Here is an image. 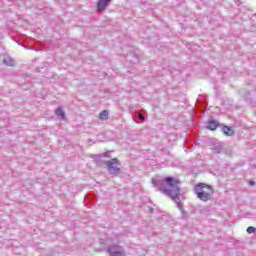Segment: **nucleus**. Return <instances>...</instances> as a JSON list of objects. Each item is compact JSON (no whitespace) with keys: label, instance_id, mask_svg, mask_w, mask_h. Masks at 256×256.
Segmentation results:
<instances>
[{"label":"nucleus","instance_id":"f257e3e1","mask_svg":"<svg viewBox=\"0 0 256 256\" xmlns=\"http://www.w3.org/2000/svg\"><path fill=\"white\" fill-rule=\"evenodd\" d=\"M152 183L154 187H159V191H162L168 197H171L173 201L178 205L181 206V199L179 195H181V188L179 187V180L173 177H166L164 180H159L157 178L152 179Z\"/></svg>","mask_w":256,"mask_h":256},{"label":"nucleus","instance_id":"f03ea898","mask_svg":"<svg viewBox=\"0 0 256 256\" xmlns=\"http://www.w3.org/2000/svg\"><path fill=\"white\" fill-rule=\"evenodd\" d=\"M213 193V187L205 183H199L195 186V194L197 195L198 199H200V201H211V196Z\"/></svg>","mask_w":256,"mask_h":256},{"label":"nucleus","instance_id":"7ed1b4c3","mask_svg":"<svg viewBox=\"0 0 256 256\" xmlns=\"http://www.w3.org/2000/svg\"><path fill=\"white\" fill-rule=\"evenodd\" d=\"M121 163L118 161L117 158H113L106 162V167L110 175H114V177H117L119 173H121V168L119 166Z\"/></svg>","mask_w":256,"mask_h":256},{"label":"nucleus","instance_id":"20e7f679","mask_svg":"<svg viewBox=\"0 0 256 256\" xmlns=\"http://www.w3.org/2000/svg\"><path fill=\"white\" fill-rule=\"evenodd\" d=\"M108 253L110 256H125L123 248L118 244H113L108 247Z\"/></svg>","mask_w":256,"mask_h":256},{"label":"nucleus","instance_id":"39448f33","mask_svg":"<svg viewBox=\"0 0 256 256\" xmlns=\"http://www.w3.org/2000/svg\"><path fill=\"white\" fill-rule=\"evenodd\" d=\"M55 114H56V117H58V119H60L61 121H65V119H67V117L65 116V112L61 107H58L56 109Z\"/></svg>","mask_w":256,"mask_h":256},{"label":"nucleus","instance_id":"423d86ee","mask_svg":"<svg viewBox=\"0 0 256 256\" xmlns=\"http://www.w3.org/2000/svg\"><path fill=\"white\" fill-rule=\"evenodd\" d=\"M109 3H111V0H98V11H104Z\"/></svg>","mask_w":256,"mask_h":256},{"label":"nucleus","instance_id":"0eeeda50","mask_svg":"<svg viewBox=\"0 0 256 256\" xmlns=\"http://www.w3.org/2000/svg\"><path fill=\"white\" fill-rule=\"evenodd\" d=\"M217 127H219V122H217L216 120H210L208 122L207 129H209L210 131H215Z\"/></svg>","mask_w":256,"mask_h":256},{"label":"nucleus","instance_id":"6e6552de","mask_svg":"<svg viewBox=\"0 0 256 256\" xmlns=\"http://www.w3.org/2000/svg\"><path fill=\"white\" fill-rule=\"evenodd\" d=\"M222 131H223L224 135H227L228 137H233V135H235V132L229 126H224L222 128Z\"/></svg>","mask_w":256,"mask_h":256},{"label":"nucleus","instance_id":"1a4fd4ad","mask_svg":"<svg viewBox=\"0 0 256 256\" xmlns=\"http://www.w3.org/2000/svg\"><path fill=\"white\" fill-rule=\"evenodd\" d=\"M4 63L8 67H13L15 65V60L11 56H4Z\"/></svg>","mask_w":256,"mask_h":256},{"label":"nucleus","instance_id":"9d476101","mask_svg":"<svg viewBox=\"0 0 256 256\" xmlns=\"http://www.w3.org/2000/svg\"><path fill=\"white\" fill-rule=\"evenodd\" d=\"M212 150L215 155H219V153H223V145H215L213 146Z\"/></svg>","mask_w":256,"mask_h":256},{"label":"nucleus","instance_id":"9b49d317","mask_svg":"<svg viewBox=\"0 0 256 256\" xmlns=\"http://www.w3.org/2000/svg\"><path fill=\"white\" fill-rule=\"evenodd\" d=\"M99 119L101 121H107L109 119V112L107 110H104L100 113Z\"/></svg>","mask_w":256,"mask_h":256},{"label":"nucleus","instance_id":"f8f14e48","mask_svg":"<svg viewBox=\"0 0 256 256\" xmlns=\"http://www.w3.org/2000/svg\"><path fill=\"white\" fill-rule=\"evenodd\" d=\"M255 231H256V228L253 227V226H250V227L247 228V233H249V234L255 233Z\"/></svg>","mask_w":256,"mask_h":256},{"label":"nucleus","instance_id":"ddd939ff","mask_svg":"<svg viewBox=\"0 0 256 256\" xmlns=\"http://www.w3.org/2000/svg\"><path fill=\"white\" fill-rule=\"evenodd\" d=\"M137 117H138L139 120L145 121V115H143L141 113H137Z\"/></svg>","mask_w":256,"mask_h":256},{"label":"nucleus","instance_id":"4468645a","mask_svg":"<svg viewBox=\"0 0 256 256\" xmlns=\"http://www.w3.org/2000/svg\"><path fill=\"white\" fill-rule=\"evenodd\" d=\"M249 185H250V187L255 186V181H250V182H249Z\"/></svg>","mask_w":256,"mask_h":256}]
</instances>
